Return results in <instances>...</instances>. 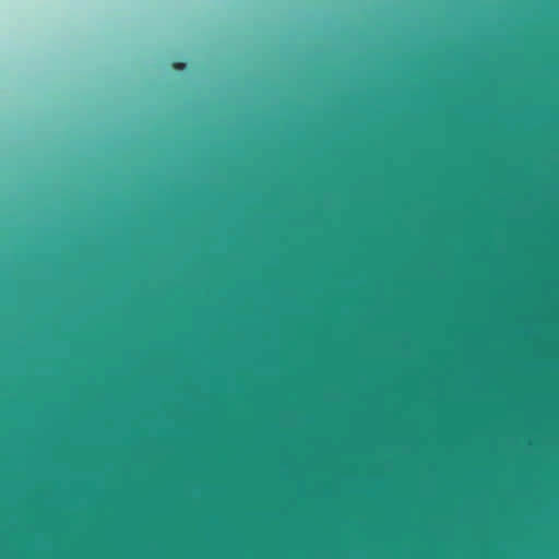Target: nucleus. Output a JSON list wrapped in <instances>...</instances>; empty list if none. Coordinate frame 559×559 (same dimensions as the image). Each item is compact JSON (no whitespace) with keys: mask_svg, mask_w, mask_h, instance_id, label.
Masks as SVG:
<instances>
[{"mask_svg":"<svg viewBox=\"0 0 559 559\" xmlns=\"http://www.w3.org/2000/svg\"><path fill=\"white\" fill-rule=\"evenodd\" d=\"M130 559H140V549H130Z\"/></svg>","mask_w":559,"mask_h":559,"instance_id":"1","label":"nucleus"},{"mask_svg":"<svg viewBox=\"0 0 559 559\" xmlns=\"http://www.w3.org/2000/svg\"><path fill=\"white\" fill-rule=\"evenodd\" d=\"M175 68L179 69V70H183L185 69V63L175 64Z\"/></svg>","mask_w":559,"mask_h":559,"instance_id":"2","label":"nucleus"},{"mask_svg":"<svg viewBox=\"0 0 559 559\" xmlns=\"http://www.w3.org/2000/svg\"><path fill=\"white\" fill-rule=\"evenodd\" d=\"M141 355H144V343H141Z\"/></svg>","mask_w":559,"mask_h":559,"instance_id":"3","label":"nucleus"},{"mask_svg":"<svg viewBox=\"0 0 559 559\" xmlns=\"http://www.w3.org/2000/svg\"><path fill=\"white\" fill-rule=\"evenodd\" d=\"M141 355H144V343H141Z\"/></svg>","mask_w":559,"mask_h":559,"instance_id":"4","label":"nucleus"},{"mask_svg":"<svg viewBox=\"0 0 559 559\" xmlns=\"http://www.w3.org/2000/svg\"><path fill=\"white\" fill-rule=\"evenodd\" d=\"M141 355H144V343H141Z\"/></svg>","mask_w":559,"mask_h":559,"instance_id":"5","label":"nucleus"},{"mask_svg":"<svg viewBox=\"0 0 559 559\" xmlns=\"http://www.w3.org/2000/svg\"><path fill=\"white\" fill-rule=\"evenodd\" d=\"M141 355H144V343H141Z\"/></svg>","mask_w":559,"mask_h":559,"instance_id":"6","label":"nucleus"},{"mask_svg":"<svg viewBox=\"0 0 559 559\" xmlns=\"http://www.w3.org/2000/svg\"><path fill=\"white\" fill-rule=\"evenodd\" d=\"M141 355H144V343H141Z\"/></svg>","mask_w":559,"mask_h":559,"instance_id":"7","label":"nucleus"},{"mask_svg":"<svg viewBox=\"0 0 559 559\" xmlns=\"http://www.w3.org/2000/svg\"><path fill=\"white\" fill-rule=\"evenodd\" d=\"M141 381H142V382L144 381V378H143V377L141 378Z\"/></svg>","mask_w":559,"mask_h":559,"instance_id":"8","label":"nucleus"},{"mask_svg":"<svg viewBox=\"0 0 559 559\" xmlns=\"http://www.w3.org/2000/svg\"><path fill=\"white\" fill-rule=\"evenodd\" d=\"M141 433H142V435L144 433V430H143V429L141 430Z\"/></svg>","mask_w":559,"mask_h":559,"instance_id":"9","label":"nucleus"},{"mask_svg":"<svg viewBox=\"0 0 559 559\" xmlns=\"http://www.w3.org/2000/svg\"><path fill=\"white\" fill-rule=\"evenodd\" d=\"M141 486H142V487L144 486V483H143V481L141 483Z\"/></svg>","mask_w":559,"mask_h":559,"instance_id":"10","label":"nucleus"}]
</instances>
